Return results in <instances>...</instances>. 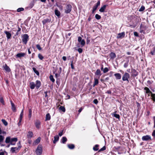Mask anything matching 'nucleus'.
Here are the masks:
<instances>
[{
  "label": "nucleus",
  "instance_id": "22",
  "mask_svg": "<svg viewBox=\"0 0 155 155\" xmlns=\"http://www.w3.org/2000/svg\"><path fill=\"white\" fill-rule=\"evenodd\" d=\"M51 119V116L50 114L48 113L46 115L45 121L49 120Z\"/></svg>",
  "mask_w": 155,
  "mask_h": 155
},
{
  "label": "nucleus",
  "instance_id": "20",
  "mask_svg": "<svg viewBox=\"0 0 155 155\" xmlns=\"http://www.w3.org/2000/svg\"><path fill=\"white\" fill-rule=\"evenodd\" d=\"M59 139V136L58 135H56L54 137V140H53V142L54 143H56L58 141Z\"/></svg>",
  "mask_w": 155,
  "mask_h": 155
},
{
  "label": "nucleus",
  "instance_id": "64",
  "mask_svg": "<svg viewBox=\"0 0 155 155\" xmlns=\"http://www.w3.org/2000/svg\"><path fill=\"white\" fill-rule=\"evenodd\" d=\"M153 119L154 120V126H153V127L155 128V116H154L153 117Z\"/></svg>",
  "mask_w": 155,
  "mask_h": 155
},
{
  "label": "nucleus",
  "instance_id": "44",
  "mask_svg": "<svg viewBox=\"0 0 155 155\" xmlns=\"http://www.w3.org/2000/svg\"><path fill=\"white\" fill-rule=\"evenodd\" d=\"M95 17L96 18L97 20L100 19L101 18V16L97 14H96Z\"/></svg>",
  "mask_w": 155,
  "mask_h": 155
},
{
  "label": "nucleus",
  "instance_id": "7",
  "mask_svg": "<svg viewBox=\"0 0 155 155\" xmlns=\"http://www.w3.org/2000/svg\"><path fill=\"white\" fill-rule=\"evenodd\" d=\"M26 54L24 53H20L17 54L16 55V57L17 58H21V57H24Z\"/></svg>",
  "mask_w": 155,
  "mask_h": 155
},
{
  "label": "nucleus",
  "instance_id": "39",
  "mask_svg": "<svg viewBox=\"0 0 155 155\" xmlns=\"http://www.w3.org/2000/svg\"><path fill=\"white\" fill-rule=\"evenodd\" d=\"M49 78L50 80L53 82H54L55 81V80L53 78V75H51L49 77Z\"/></svg>",
  "mask_w": 155,
  "mask_h": 155
},
{
  "label": "nucleus",
  "instance_id": "48",
  "mask_svg": "<svg viewBox=\"0 0 155 155\" xmlns=\"http://www.w3.org/2000/svg\"><path fill=\"white\" fill-rule=\"evenodd\" d=\"M155 51V47H154L153 48V50L152 51H151L150 53L152 55H154V54Z\"/></svg>",
  "mask_w": 155,
  "mask_h": 155
},
{
  "label": "nucleus",
  "instance_id": "50",
  "mask_svg": "<svg viewBox=\"0 0 155 155\" xmlns=\"http://www.w3.org/2000/svg\"><path fill=\"white\" fill-rule=\"evenodd\" d=\"M143 27H141V26H140V32L141 33H143V34L145 33V31L143 29Z\"/></svg>",
  "mask_w": 155,
  "mask_h": 155
},
{
  "label": "nucleus",
  "instance_id": "16",
  "mask_svg": "<svg viewBox=\"0 0 155 155\" xmlns=\"http://www.w3.org/2000/svg\"><path fill=\"white\" fill-rule=\"evenodd\" d=\"M94 84L93 85V87H94L96 85H97L98 84V83H99L98 80L96 78H94Z\"/></svg>",
  "mask_w": 155,
  "mask_h": 155
},
{
  "label": "nucleus",
  "instance_id": "25",
  "mask_svg": "<svg viewBox=\"0 0 155 155\" xmlns=\"http://www.w3.org/2000/svg\"><path fill=\"white\" fill-rule=\"evenodd\" d=\"M125 34L124 32H123L118 34V37L119 38H121L122 37H124Z\"/></svg>",
  "mask_w": 155,
  "mask_h": 155
},
{
  "label": "nucleus",
  "instance_id": "57",
  "mask_svg": "<svg viewBox=\"0 0 155 155\" xmlns=\"http://www.w3.org/2000/svg\"><path fill=\"white\" fill-rule=\"evenodd\" d=\"M93 103L96 104H97L98 103V101L97 99H95L93 101Z\"/></svg>",
  "mask_w": 155,
  "mask_h": 155
},
{
  "label": "nucleus",
  "instance_id": "10",
  "mask_svg": "<svg viewBox=\"0 0 155 155\" xmlns=\"http://www.w3.org/2000/svg\"><path fill=\"white\" fill-rule=\"evenodd\" d=\"M4 33L6 35V37L8 39H9L11 38V34L9 32L7 31H5Z\"/></svg>",
  "mask_w": 155,
  "mask_h": 155
},
{
  "label": "nucleus",
  "instance_id": "43",
  "mask_svg": "<svg viewBox=\"0 0 155 155\" xmlns=\"http://www.w3.org/2000/svg\"><path fill=\"white\" fill-rule=\"evenodd\" d=\"M145 7L142 5L141 6V8L139 9V12H142L145 9Z\"/></svg>",
  "mask_w": 155,
  "mask_h": 155
},
{
  "label": "nucleus",
  "instance_id": "35",
  "mask_svg": "<svg viewBox=\"0 0 155 155\" xmlns=\"http://www.w3.org/2000/svg\"><path fill=\"white\" fill-rule=\"evenodd\" d=\"M28 117L29 118H31L32 115V110L30 108L28 109Z\"/></svg>",
  "mask_w": 155,
  "mask_h": 155
},
{
  "label": "nucleus",
  "instance_id": "8",
  "mask_svg": "<svg viewBox=\"0 0 155 155\" xmlns=\"http://www.w3.org/2000/svg\"><path fill=\"white\" fill-rule=\"evenodd\" d=\"M132 76L133 77H136L138 75V72H137V71L136 70L134 69H132Z\"/></svg>",
  "mask_w": 155,
  "mask_h": 155
},
{
  "label": "nucleus",
  "instance_id": "59",
  "mask_svg": "<svg viewBox=\"0 0 155 155\" xmlns=\"http://www.w3.org/2000/svg\"><path fill=\"white\" fill-rule=\"evenodd\" d=\"M82 38L81 37H79L78 38V41L80 42L82 40Z\"/></svg>",
  "mask_w": 155,
  "mask_h": 155
},
{
  "label": "nucleus",
  "instance_id": "14",
  "mask_svg": "<svg viewBox=\"0 0 155 155\" xmlns=\"http://www.w3.org/2000/svg\"><path fill=\"white\" fill-rule=\"evenodd\" d=\"M30 88L32 89H34L35 86V84L34 82H31L30 83Z\"/></svg>",
  "mask_w": 155,
  "mask_h": 155
},
{
  "label": "nucleus",
  "instance_id": "62",
  "mask_svg": "<svg viewBox=\"0 0 155 155\" xmlns=\"http://www.w3.org/2000/svg\"><path fill=\"white\" fill-rule=\"evenodd\" d=\"M106 93L111 94V91H110L108 90L106 92Z\"/></svg>",
  "mask_w": 155,
  "mask_h": 155
},
{
  "label": "nucleus",
  "instance_id": "53",
  "mask_svg": "<svg viewBox=\"0 0 155 155\" xmlns=\"http://www.w3.org/2000/svg\"><path fill=\"white\" fill-rule=\"evenodd\" d=\"M128 62L129 61H128L126 63H125L124 65V67L125 68H127L128 65Z\"/></svg>",
  "mask_w": 155,
  "mask_h": 155
},
{
  "label": "nucleus",
  "instance_id": "23",
  "mask_svg": "<svg viewBox=\"0 0 155 155\" xmlns=\"http://www.w3.org/2000/svg\"><path fill=\"white\" fill-rule=\"evenodd\" d=\"M55 14L58 17H59L61 14L60 12L58 9L55 10Z\"/></svg>",
  "mask_w": 155,
  "mask_h": 155
},
{
  "label": "nucleus",
  "instance_id": "13",
  "mask_svg": "<svg viewBox=\"0 0 155 155\" xmlns=\"http://www.w3.org/2000/svg\"><path fill=\"white\" fill-rule=\"evenodd\" d=\"M3 67L4 69L8 72H10V69L9 68L7 65V64H5V66H3Z\"/></svg>",
  "mask_w": 155,
  "mask_h": 155
},
{
  "label": "nucleus",
  "instance_id": "3",
  "mask_svg": "<svg viewBox=\"0 0 155 155\" xmlns=\"http://www.w3.org/2000/svg\"><path fill=\"white\" fill-rule=\"evenodd\" d=\"M130 77L129 74L127 72H125L122 76V80L124 81H127V82H129L128 79L130 78Z\"/></svg>",
  "mask_w": 155,
  "mask_h": 155
},
{
  "label": "nucleus",
  "instance_id": "1",
  "mask_svg": "<svg viewBox=\"0 0 155 155\" xmlns=\"http://www.w3.org/2000/svg\"><path fill=\"white\" fill-rule=\"evenodd\" d=\"M35 153L36 155H41L42 152V147L41 145H39L36 150Z\"/></svg>",
  "mask_w": 155,
  "mask_h": 155
},
{
  "label": "nucleus",
  "instance_id": "29",
  "mask_svg": "<svg viewBox=\"0 0 155 155\" xmlns=\"http://www.w3.org/2000/svg\"><path fill=\"white\" fill-rule=\"evenodd\" d=\"M40 125V121H38L35 123V125L37 128H39Z\"/></svg>",
  "mask_w": 155,
  "mask_h": 155
},
{
  "label": "nucleus",
  "instance_id": "9",
  "mask_svg": "<svg viewBox=\"0 0 155 155\" xmlns=\"http://www.w3.org/2000/svg\"><path fill=\"white\" fill-rule=\"evenodd\" d=\"M110 57L111 59H113L116 57V56L114 53L111 52L110 54Z\"/></svg>",
  "mask_w": 155,
  "mask_h": 155
},
{
  "label": "nucleus",
  "instance_id": "52",
  "mask_svg": "<svg viewBox=\"0 0 155 155\" xmlns=\"http://www.w3.org/2000/svg\"><path fill=\"white\" fill-rule=\"evenodd\" d=\"M109 71L108 69L107 68H105L103 69V72L105 73Z\"/></svg>",
  "mask_w": 155,
  "mask_h": 155
},
{
  "label": "nucleus",
  "instance_id": "24",
  "mask_svg": "<svg viewBox=\"0 0 155 155\" xmlns=\"http://www.w3.org/2000/svg\"><path fill=\"white\" fill-rule=\"evenodd\" d=\"M50 21V20L48 19H44L42 21V23L43 25H45L47 23L49 22Z\"/></svg>",
  "mask_w": 155,
  "mask_h": 155
},
{
  "label": "nucleus",
  "instance_id": "47",
  "mask_svg": "<svg viewBox=\"0 0 155 155\" xmlns=\"http://www.w3.org/2000/svg\"><path fill=\"white\" fill-rule=\"evenodd\" d=\"M4 139V137L0 135V143L2 142Z\"/></svg>",
  "mask_w": 155,
  "mask_h": 155
},
{
  "label": "nucleus",
  "instance_id": "19",
  "mask_svg": "<svg viewBox=\"0 0 155 155\" xmlns=\"http://www.w3.org/2000/svg\"><path fill=\"white\" fill-rule=\"evenodd\" d=\"M144 90L146 91V93L147 94L150 93L151 94L152 93L150 91L149 89L147 87H145L144 88Z\"/></svg>",
  "mask_w": 155,
  "mask_h": 155
},
{
  "label": "nucleus",
  "instance_id": "55",
  "mask_svg": "<svg viewBox=\"0 0 155 155\" xmlns=\"http://www.w3.org/2000/svg\"><path fill=\"white\" fill-rule=\"evenodd\" d=\"M78 51L79 53H81L82 52V49L81 48H79L78 49Z\"/></svg>",
  "mask_w": 155,
  "mask_h": 155
},
{
  "label": "nucleus",
  "instance_id": "58",
  "mask_svg": "<svg viewBox=\"0 0 155 155\" xmlns=\"http://www.w3.org/2000/svg\"><path fill=\"white\" fill-rule=\"evenodd\" d=\"M73 61H72L71 62V68L72 69H74V67L73 65Z\"/></svg>",
  "mask_w": 155,
  "mask_h": 155
},
{
  "label": "nucleus",
  "instance_id": "12",
  "mask_svg": "<svg viewBox=\"0 0 155 155\" xmlns=\"http://www.w3.org/2000/svg\"><path fill=\"white\" fill-rule=\"evenodd\" d=\"M41 86V83L40 81L37 80L36 81V84L35 86H36L37 89H38Z\"/></svg>",
  "mask_w": 155,
  "mask_h": 155
},
{
  "label": "nucleus",
  "instance_id": "46",
  "mask_svg": "<svg viewBox=\"0 0 155 155\" xmlns=\"http://www.w3.org/2000/svg\"><path fill=\"white\" fill-rule=\"evenodd\" d=\"M59 109L64 112L65 111V109L64 107L62 106H60L59 107Z\"/></svg>",
  "mask_w": 155,
  "mask_h": 155
},
{
  "label": "nucleus",
  "instance_id": "27",
  "mask_svg": "<svg viewBox=\"0 0 155 155\" xmlns=\"http://www.w3.org/2000/svg\"><path fill=\"white\" fill-rule=\"evenodd\" d=\"M5 142L6 143H9L11 142V138L10 137H7L6 138Z\"/></svg>",
  "mask_w": 155,
  "mask_h": 155
},
{
  "label": "nucleus",
  "instance_id": "4",
  "mask_svg": "<svg viewBox=\"0 0 155 155\" xmlns=\"http://www.w3.org/2000/svg\"><path fill=\"white\" fill-rule=\"evenodd\" d=\"M71 9L72 6L71 5L69 4L67 5L64 9L65 12L67 14L70 13L71 11Z\"/></svg>",
  "mask_w": 155,
  "mask_h": 155
},
{
  "label": "nucleus",
  "instance_id": "37",
  "mask_svg": "<svg viewBox=\"0 0 155 155\" xmlns=\"http://www.w3.org/2000/svg\"><path fill=\"white\" fill-rule=\"evenodd\" d=\"M99 145L97 144H96L95 145L94 147L93 148V149L94 151H97L98 150V147Z\"/></svg>",
  "mask_w": 155,
  "mask_h": 155
},
{
  "label": "nucleus",
  "instance_id": "61",
  "mask_svg": "<svg viewBox=\"0 0 155 155\" xmlns=\"http://www.w3.org/2000/svg\"><path fill=\"white\" fill-rule=\"evenodd\" d=\"M134 35L135 36L138 37V34L137 32H134Z\"/></svg>",
  "mask_w": 155,
  "mask_h": 155
},
{
  "label": "nucleus",
  "instance_id": "34",
  "mask_svg": "<svg viewBox=\"0 0 155 155\" xmlns=\"http://www.w3.org/2000/svg\"><path fill=\"white\" fill-rule=\"evenodd\" d=\"M67 140V139L66 137H64L62 138V142L63 143H65Z\"/></svg>",
  "mask_w": 155,
  "mask_h": 155
},
{
  "label": "nucleus",
  "instance_id": "15",
  "mask_svg": "<svg viewBox=\"0 0 155 155\" xmlns=\"http://www.w3.org/2000/svg\"><path fill=\"white\" fill-rule=\"evenodd\" d=\"M106 6H107L106 5H104L103 6L101 7V8L99 9V11L101 12H104V10L106 8Z\"/></svg>",
  "mask_w": 155,
  "mask_h": 155
},
{
  "label": "nucleus",
  "instance_id": "18",
  "mask_svg": "<svg viewBox=\"0 0 155 155\" xmlns=\"http://www.w3.org/2000/svg\"><path fill=\"white\" fill-rule=\"evenodd\" d=\"M100 1H98L97 2V3L96 4L93 6V8L96 10L97 8L100 5Z\"/></svg>",
  "mask_w": 155,
  "mask_h": 155
},
{
  "label": "nucleus",
  "instance_id": "26",
  "mask_svg": "<svg viewBox=\"0 0 155 155\" xmlns=\"http://www.w3.org/2000/svg\"><path fill=\"white\" fill-rule=\"evenodd\" d=\"M68 147L70 149H73L74 148V145L73 144H69L68 145Z\"/></svg>",
  "mask_w": 155,
  "mask_h": 155
},
{
  "label": "nucleus",
  "instance_id": "33",
  "mask_svg": "<svg viewBox=\"0 0 155 155\" xmlns=\"http://www.w3.org/2000/svg\"><path fill=\"white\" fill-rule=\"evenodd\" d=\"M33 70L34 71V72L37 75H39V72L37 71L35 68H33Z\"/></svg>",
  "mask_w": 155,
  "mask_h": 155
},
{
  "label": "nucleus",
  "instance_id": "45",
  "mask_svg": "<svg viewBox=\"0 0 155 155\" xmlns=\"http://www.w3.org/2000/svg\"><path fill=\"white\" fill-rule=\"evenodd\" d=\"M80 43L82 47L85 44V41L83 39H82Z\"/></svg>",
  "mask_w": 155,
  "mask_h": 155
},
{
  "label": "nucleus",
  "instance_id": "40",
  "mask_svg": "<svg viewBox=\"0 0 155 155\" xmlns=\"http://www.w3.org/2000/svg\"><path fill=\"white\" fill-rule=\"evenodd\" d=\"M0 102L2 103V104H5L4 101L3 97L1 96H0Z\"/></svg>",
  "mask_w": 155,
  "mask_h": 155
},
{
  "label": "nucleus",
  "instance_id": "31",
  "mask_svg": "<svg viewBox=\"0 0 155 155\" xmlns=\"http://www.w3.org/2000/svg\"><path fill=\"white\" fill-rule=\"evenodd\" d=\"M41 138L40 137H38L35 141V144H38L39 143L40 141Z\"/></svg>",
  "mask_w": 155,
  "mask_h": 155
},
{
  "label": "nucleus",
  "instance_id": "51",
  "mask_svg": "<svg viewBox=\"0 0 155 155\" xmlns=\"http://www.w3.org/2000/svg\"><path fill=\"white\" fill-rule=\"evenodd\" d=\"M24 10V8H18L17 10V11L18 12H20L21 11H23Z\"/></svg>",
  "mask_w": 155,
  "mask_h": 155
},
{
  "label": "nucleus",
  "instance_id": "41",
  "mask_svg": "<svg viewBox=\"0 0 155 155\" xmlns=\"http://www.w3.org/2000/svg\"><path fill=\"white\" fill-rule=\"evenodd\" d=\"M38 57L41 60H42L44 58L43 56L40 54H38Z\"/></svg>",
  "mask_w": 155,
  "mask_h": 155
},
{
  "label": "nucleus",
  "instance_id": "5",
  "mask_svg": "<svg viewBox=\"0 0 155 155\" xmlns=\"http://www.w3.org/2000/svg\"><path fill=\"white\" fill-rule=\"evenodd\" d=\"M21 148V146H19L18 147H12L11 148V151L13 153H17Z\"/></svg>",
  "mask_w": 155,
  "mask_h": 155
},
{
  "label": "nucleus",
  "instance_id": "56",
  "mask_svg": "<svg viewBox=\"0 0 155 155\" xmlns=\"http://www.w3.org/2000/svg\"><path fill=\"white\" fill-rule=\"evenodd\" d=\"M106 149V147L105 146H104L102 148H101L99 151H103Z\"/></svg>",
  "mask_w": 155,
  "mask_h": 155
},
{
  "label": "nucleus",
  "instance_id": "11",
  "mask_svg": "<svg viewBox=\"0 0 155 155\" xmlns=\"http://www.w3.org/2000/svg\"><path fill=\"white\" fill-rule=\"evenodd\" d=\"M114 76L115 77L116 79L117 80H120L121 78V75L120 73L115 74Z\"/></svg>",
  "mask_w": 155,
  "mask_h": 155
},
{
  "label": "nucleus",
  "instance_id": "6",
  "mask_svg": "<svg viewBox=\"0 0 155 155\" xmlns=\"http://www.w3.org/2000/svg\"><path fill=\"white\" fill-rule=\"evenodd\" d=\"M142 140L143 141L151 140H152L151 137L149 135H146L142 137Z\"/></svg>",
  "mask_w": 155,
  "mask_h": 155
},
{
  "label": "nucleus",
  "instance_id": "28",
  "mask_svg": "<svg viewBox=\"0 0 155 155\" xmlns=\"http://www.w3.org/2000/svg\"><path fill=\"white\" fill-rule=\"evenodd\" d=\"M101 71L100 70L98 69L97 70L95 73V74L96 75H99L100 76L101 75Z\"/></svg>",
  "mask_w": 155,
  "mask_h": 155
},
{
  "label": "nucleus",
  "instance_id": "36",
  "mask_svg": "<svg viewBox=\"0 0 155 155\" xmlns=\"http://www.w3.org/2000/svg\"><path fill=\"white\" fill-rule=\"evenodd\" d=\"M1 121L3 123V124L5 126H7L8 124V122L5 120V119H2L1 120Z\"/></svg>",
  "mask_w": 155,
  "mask_h": 155
},
{
  "label": "nucleus",
  "instance_id": "42",
  "mask_svg": "<svg viewBox=\"0 0 155 155\" xmlns=\"http://www.w3.org/2000/svg\"><path fill=\"white\" fill-rule=\"evenodd\" d=\"M23 110H22L21 112L20 115V119L21 120H22V119L23 117Z\"/></svg>",
  "mask_w": 155,
  "mask_h": 155
},
{
  "label": "nucleus",
  "instance_id": "60",
  "mask_svg": "<svg viewBox=\"0 0 155 155\" xmlns=\"http://www.w3.org/2000/svg\"><path fill=\"white\" fill-rule=\"evenodd\" d=\"M152 136L154 137H155V130H153L152 133Z\"/></svg>",
  "mask_w": 155,
  "mask_h": 155
},
{
  "label": "nucleus",
  "instance_id": "2",
  "mask_svg": "<svg viewBox=\"0 0 155 155\" xmlns=\"http://www.w3.org/2000/svg\"><path fill=\"white\" fill-rule=\"evenodd\" d=\"M29 36L27 34H25L22 37V41L25 44H26L28 40Z\"/></svg>",
  "mask_w": 155,
  "mask_h": 155
},
{
  "label": "nucleus",
  "instance_id": "17",
  "mask_svg": "<svg viewBox=\"0 0 155 155\" xmlns=\"http://www.w3.org/2000/svg\"><path fill=\"white\" fill-rule=\"evenodd\" d=\"M33 135V133L31 131H29L28 133V134L27 135V137L28 138H31Z\"/></svg>",
  "mask_w": 155,
  "mask_h": 155
},
{
  "label": "nucleus",
  "instance_id": "32",
  "mask_svg": "<svg viewBox=\"0 0 155 155\" xmlns=\"http://www.w3.org/2000/svg\"><path fill=\"white\" fill-rule=\"evenodd\" d=\"M18 140V139L16 137H15L11 139V142H16Z\"/></svg>",
  "mask_w": 155,
  "mask_h": 155
},
{
  "label": "nucleus",
  "instance_id": "21",
  "mask_svg": "<svg viewBox=\"0 0 155 155\" xmlns=\"http://www.w3.org/2000/svg\"><path fill=\"white\" fill-rule=\"evenodd\" d=\"M11 104L12 105V109L14 111H15L16 110L15 107L14 103L12 101H11Z\"/></svg>",
  "mask_w": 155,
  "mask_h": 155
},
{
  "label": "nucleus",
  "instance_id": "49",
  "mask_svg": "<svg viewBox=\"0 0 155 155\" xmlns=\"http://www.w3.org/2000/svg\"><path fill=\"white\" fill-rule=\"evenodd\" d=\"M36 47L39 50H41L42 49L41 48V47L40 45L39 44L36 45Z\"/></svg>",
  "mask_w": 155,
  "mask_h": 155
},
{
  "label": "nucleus",
  "instance_id": "38",
  "mask_svg": "<svg viewBox=\"0 0 155 155\" xmlns=\"http://www.w3.org/2000/svg\"><path fill=\"white\" fill-rule=\"evenodd\" d=\"M151 97L153 101L154 102L155 101V94L152 93V94H151Z\"/></svg>",
  "mask_w": 155,
  "mask_h": 155
},
{
  "label": "nucleus",
  "instance_id": "30",
  "mask_svg": "<svg viewBox=\"0 0 155 155\" xmlns=\"http://www.w3.org/2000/svg\"><path fill=\"white\" fill-rule=\"evenodd\" d=\"M112 115L115 117L116 118L119 119L120 118V115L119 114H117L115 113H114L112 114Z\"/></svg>",
  "mask_w": 155,
  "mask_h": 155
},
{
  "label": "nucleus",
  "instance_id": "54",
  "mask_svg": "<svg viewBox=\"0 0 155 155\" xmlns=\"http://www.w3.org/2000/svg\"><path fill=\"white\" fill-rule=\"evenodd\" d=\"M34 5V2H31L29 5V7L31 8H32Z\"/></svg>",
  "mask_w": 155,
  "mask_h": 155
},
{
  "label": "nucleus",
  "instance_id": "63",
  "mask_svg": "<svg viewBox=\"0 0 155 155\" xmlns=\"http://www.w3.org/2000/svg\"><path fill=\"white\" fill-rule=\"evenodd\" d=\"M63 134V131L61 132H59L58 134V135L60 137Z\"/></svg>",
  "mask_w": 155,
  "mask_h": 155
}]
</instances>
